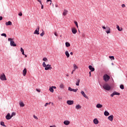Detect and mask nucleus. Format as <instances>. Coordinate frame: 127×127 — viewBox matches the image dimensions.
Listing matches in <instances>:
<instances>
[{"label": "nucleus", "instance_id": "nucleus-1", "mask_svg": "<svg viewBox=\"0 0 127 127\" xmlns=\"http://www.w3.org/2000/svg\"><path fill=\"white\" fill-rule=\"evenodd\" d=\"M8 41H10V46H13V47H15L16 46V44H15L14 41H13V39L9 38L8 39Z\"/></svg>", "mask_w": 127, "mask_h": 127}, {"label": "nucleus", "instance_id": "nucleus-2", "mask_svg": "<svg viewBox=\"0 0 127 127\" xmlns=\"http://www.w3.org/2000/svg\"><path fill=\"white\" fill-rule=\"evenodd\" d=\"M103 89L106 90V91H110L111 90V86L108 84V83L104 84L103 86Z\"/></svg>", "mask_w": 127, "mask_h": 127}, {"label": "nucleus", "instance_id": "nucleus-3", "mask_svg": "<svg viewBox=\"0 0 127 127\" xmlns=\"http://www.w3.org/2000/svg\"><path fill=\"white\" fill-rule=\"evenodd\" d=\"M110 79H111V77L108 74H105L103 75V80H104L105 82H108Z\"/></svg>", "mask_w": 127, "mask_h": 127}, {"label": "nucleus", "instance_id": "nucleus-4", "mask_svg": "<svg viewBox=\"0 0 127 127\" xmlns=\"http://www.w3.org/2000/svg\"><path fill=\"white\" fill-rule=\"evenodd\" d=\"M102 28L103 29H107V30L105 31V32L107 33V34H109V33H111V28L109 27H105V26H102Z\"/></svg>", "mask_w": 127, "mask_h": 127}, {"label": "nucleus", "instance_id": "nucleus-5", "mask_svg": "<svg viewBox=\"0 0 127 127\" xmlns=\"http://www.w3.org/2000/svg\"><path fill=\"white\" fill-rule=\"evenodd\" d=\"M0 79L1 80V81H6V77L5 76V74H4V73L1 74L0 76Z\"/></svg>", "mask_w": 127, "mask_h": 127}, {"label": "nucleus", "instance_id": "nucleus-6", "mask_svg": "<svg viewBox=\"0 0 127 127\" xmlns=\"http://www.w3.org/2000/svg\"><path fill=\"white\" fill-rule=\"evenodd\" d=\"M120 95H121V93L117 92V91H114L112 94H111V97H112V98H113V97H114V96L116 95V96H120Z\"/></svg>", "mask_w": 127, "mask_h": 127}, {"label": "nucleus", "instance_id": "nucleus-7", "mask_svg": "<svg viewBox=\"0 0 127 127\" xmlns=\"http://www.w3.org/2000/svg\"><path fill=\"white\" fill-rule=\"evenodd\" d=\"M34 34H37V35H39V26H38L36 29L35 30L34 32Z\"/></svg>", "mask_w": 127, "mask_h": 127}, {"label": "nucleus", "instance_id": "nucleus-8", "mask_svg": "<svg viewBox=\"0 0 127 127\" xmlns=\"http://www.w3.org/2000/svg\"><path fill=\"white\" fill-rule=\"evenodd\" d=\"M66 104H67V105H69V106H71V105H73V104H74V101H73V100H67L66 101Z\"/></svg>", "mask_w": 127, "mask_h": 127}, {"label": "nucleus", "instance_id": "nucleus-9", "mask_svg": "<svg viewBox=\"0 0 127 127\" xmlns=\"http://www.w3.org/2000/svg\"><path fill=\"white\" fill-rule=\"evenodd\" d=\"M80 93L81 94V95H82V96H83V97H84V98H85V99H89V97H88L87 96V95H86V94L85 93V92H84V91H81V92H80Z\"/></svg>", "mask_w": 127, "mask_h": 127}, {"label": "nucleus", "instance_id": "nucleus-10", "mask_svg": "<svg viewBox=\"0 0 127 127\" xmlns=\"http://www.w3.org/2000/svg\"><path fill=\"white\" fill-rule=\"evenodd\" d=\"M11 118V116H10V114L9 113H8L7 115L5 116L6 120H10Z\"/></svg>", "mask_w": 127, "mask_h": 127}, {"label": "nucleus", "instance_id": "nucleus-11", "mask_svg": "<svg viewBox=\"0 0 127 127\" xmlns=\"http://www.w3.org/2000/svg\"><path fill=\"white\" fill-rule=\"evenodd\" d=\"M108 119L110 122H113V120H114V116L110 115L108 117Z\"/></svg>", "mask_w": 127, "mask_h": 127}, {"label": "nucleus", "instance_id": "nucleus-12", "mask_svg": "<svg viewBox=\"0 0 127 127\" xmlns=\"http://www.w3.org/2000/svg\"><path fill=\"white\" fill-rule=\"evenodd\" d=\"M88 68L89 70L91 71V72H94V71H95V68L92 66V65H89Z\"/></svg>", "mask_w": 127, "mask_h": 127}, {"label": "nucleus", "instance_id": "nucleus-13", "mask_svg": "<svg viewBox=\"0 0 127 127\" xmlns=\"http://www.w3.org/2000/svg\"><path fill=\"white\" fill-rule=\"evenodd\" d=\"M64 125H65V126H69V125H70V122L69 121L67 120H65L64 122Z\"/></svg>", "mask_w": 127, "mask_h": 127}, {"label": "nucleus", "instance_id": "nucleus-14", "mask_svg": "<svg viewBox=\"0 0 127 127\" xmlns=\"http://www.w3.org/2000/svg\"><path fill=\"white\" fill-rule=\"evenodd\" d=\"M93 123L95 125H98L99 124V121L97 118H95L93 120Z\"/></svg>", "mask_w": 127, "mask_h": 127}, {"label": "nucleus", "instance_id": "nucleus-15", "mask_svg": "<svg viewBox=\"0 0 127 127\" xmlns=\"http://www.w3.org/2000/svg\"><path fill=\"white\" fill-rule=\"evenodd\" d=\"M67 13H68V10H66V9H64V12L63 13V15L65 16L66 15H67Z\"/></svg>", "mask_w": 127, "mask_h": 127}, {"label": "nucleus", "instance_id": "nucleus-16", "mask_svg": "<svg viewBox=\"0 0 127 127\" xmlns=\"http://www.w3.org/2000/svg\"><path fill=\"white\" fill-rule=\"evenodd\" d=\"M26 73H27V70L26 69V68H25L23 70V75L26 76Z\"/></svg>", "mask_w": 127, "mask_h": 127}, {"label": "nucleus", "instance_id": "nucleus-17", "mask_svg": "<svg viewBox=\"0 0 127 127\" xmlns=\"http://www.w3.org/2000/svg\"><path fill=\"white\" fill-rule=\"evenodd\" d=\"M71 31L73 33V34H76L77 33V30L75 28H73L71 29Z\"/></svg>", "mask_w": 127, "mask_h": 127}, {"label": "nucleus", "instance_id": "nucleus-18", "mask_svg": "<svg viewBox=\"0 0 127 127\" xmlns=\"http://www.w3.org/2000/svg\"><path fill=\"white\" fill-rule=\"evenodd\" d=\"M96 108H97V109H101V108H103V105L101 104H97L96 105Z\"/></svg>", "mask_w": 127, "mask_h": 127}, {"label": "nucleus", "instance_id": "nucleus-19", "mask_svg": "<svg viewBox=\"0 0 127 127\" xmlns=\"http://www.w3.org/2000/svg\"><path fill=\"white\" fill-rule=\"evenodd\" d=\"M12 24V23L10 21H8V22H6L5 23V25L8 26V25H11Z\"/></svg>", "mask_w": 127, "mask_h": 127}, {"label": "nucleus", "instance_id": "nucleus-20", "mask_svg": "<svg viewBox=\"0 0 127 127\" xmlns=\"http://www.w3.org/2000/svg\"><path fill=\"white\" fill-rule=\"evenodd\" d=\"M104 116H105L106 117H108V116H110V113H109V112L105 111L104 112Z\"/></svg>", "mask_w": 127, "mask_h": 127}, {"label": "nucleus", "instance_id": "nucleus-21", "mask_svg": "<svg viewBox=\"0 0 127 127\" xmlns=\"http://www.w3.org/2000/svg\"><path fill=\"white\" fill-rule=\"evenodd\" d=\"M65 54L67 57V58H69V57H70V54H69V53L68 52V51H66L65 52Z\"/></svg>", "mask_w": 127, "mask_h": 127}, {"label": "nucleus", "instance_id": "nucleus-22", "mask_svg": "<svg viewBox=\"0 0 127 127\" xmlns=\"http://www.w3.org/2000/svg\"><path fill=\"white\" fill-rule=\"evenodd\" d=\"M80 79H78L77 81H76V86H79L80 84Z\"/></svg>", "mask_w": 127, "mask_h": 127}, {"label": "nucleus", "instance_id": "nucleus-23", "mask_svg": "<svg viewBox=\"0 0 127 127\" xmlns=\"http://www.w3.org/2000/svg\"><path fill=\"white\" fill-rule=\"evenodd\" d=\"M75 109H76V110H79L81 109V106H80L79 105H76L75 106Z\"/></svg>", "mask_w": 127, "mask_h": 127}, {"label": "nucleus", "instance_id": "nucleus-24", "mask_svg": "<svg viewBox=\"0 0 127 127\" xmlns=\"http://www.w3.org/2000/svg\"><path fill=\"white\" fill-rule=\"evenodd\" d=\"M19 106H20V107H24L25 105L23 103V102H21L19 103Z\"/></svg>", "mask_w": 127, "mask_h": 127}, {"label": "nucleus", "instance_id": "nucleus-25", "mask_svg": "<svg viewBox=\"0 0 127 127\" xmlns=\"http://www.w3.org/2000/svg\"><path fill=\"white\" fill-rule=\"evenodd\" d=\"M20 51L22 52V55H24V50L22 48H20Z\"/></svg>", "mask_w": 127, "mask_h": 127}, {"label": "nucleus", "instance_id": "nucleus-26", "mask_svg": "<svg viewBox=\"0 0 127 127\" xmlns=\"http://www.w3.org/2000/svg\"><path fill=\"white\" fill-rule=\"evenodd\" d=\"M49 91L51 92V93H53L54 92V89H53V88L52 87H50L49 88Z\"/></svg>", "mask_w": 127, "mask_h": 127}, {"label": "nucleus", "instance_id": "nucleus-27", "mask_svg": "<svg viewBox=\"0 0 127 127\" xmlns=\"http://www.w3.org/2000/svg\"><path fill=\"white\" fill-rule=\"evenodd\" d=\"M65 46L66 47H70V43L69 42H65Z\"/></svg>", "mask_w": 127, "mask_h": 127}, {"label": "nucleus", "instance_id": "nucleus-28", "mask_svg": "<svg viewBox=\"0 0 127 127\" xmlns=\"http://www.w3.org/2000/svg\"><path fill=\"white\" fill-rule=\"evenodd\" d=\"M42 65L44 68H45V67H47V64H45V62L43 63Z\"/></svg>", "mask_w": 127, "mask_h": 127}, {"label": "nucleus", "instance_id": "nucleus-29", "mask_svg": "<svg viewBox=\"0 0 127 127\" xmlns=\"http://www.w3.org/2000/svg\"><path fill=\"white\" fill-rule=\"evenodd\" d=\"M120 89H121L122 90H124V89H125V86H124V85L121 84L120 86Z\"/></svg>", "mask_w": 127, "mask_h": 127}, {"label": "nucleus", "instance_id": "nucleus-30", "mask_svg": "<svg viewBox=\"0 0 127 127\" xmlns=\"http://www.w3.org/2000/svg\"><path fill=\"white\" fill-rule=\"evenodd\" d=\"M0 125L2 126V127H6L5 125H4V122H0Z\"/></svg>", "mask_w": 127, "mask_h": 127}, {"label": "nucleus", "instance_id": "nucleus-31", "mask_svg": "<svg viewBox=\"0 0 127 127\" xmlns=\"http://www.w3.org/2000/svg\"><path fill=\"white\" fill-rule=\"evenodd\" d=\"M117 28L118 30H119V31H122V29H121L120 28V26L117 25Z\"/></svg>", "mask_w": 127, "mask_h": 127}, {"label": "nucleus", "instance_id": "nucleus-32", "mask_svg": "<svg viewBox=\"0 0 127 127\" xmlns=\"http://www.w3.org/2000/svg\"><path fill=\"white\" fill-rule=\"evenodd\" d=\"M109 58L111 59V60H115V57L114 56H109Z\"/></svg>", "mask_w": 127, "mask_h": 127}, {"label": "nucleus", "instance_id": "nucleus-33", "mask_svg": "<svg viewBox=\"0 0 127 127\" xmlns=\"http://www.w3.org/2000/svg\"><path fill=\"white\" fill-rule=\"evenodd\" d=\"M73 68H74V70H76V69H78V66H77V65H76L75 64H74Z\"/></svg>", "mask_w": 127, "mask_h": 127}, {"label": "nucleus", "instance_id": "nucleus-34", "mask_svg": "<svg viewBox=\"0 0 127 127\" xmlns=\"http://www.w3.org/2000/svg\"><path fill=\"white\" fill-rule=\"evenodd\" d=\"M43 61H45V62H47V61H48V60L46 58H44L43 59Z\"/></svg>", "mask_w": 127, "mask_h": 127}, {"label": "nucleus", "instance_id": "nucleus-35", "mask_svg": "<svg viewBox=\"0 0 127 127\" xmlns=\"http://www.w3.org/2000/svg\"><path fill=\"white\" fill-rule=\"evenodd\" d=\"M45 70H46V71H47V70H50V66H46L45 67Z\"/></svg>", "mask_w": 127, "mask_h": 127}, {"label": "nucleus", "instance_id": "nucleus-36", "mask_svg": "<svg viewBox=\"0 0 127 127\" xmlns=\"http://www.w3.org/2000/svg\"><path fill=\"white\" fill-rule=\"evenodd\" d=\"M60 87L61 89H63V88H64V85L63 84H61Z\"/></svg>", "mask_w": 127, "mask_h": 127}, {"label": "nucleus", "instance_id": "nucleus-37", "mask_svg": "<svg viewBox=\"0 0 127 127\" xmlns=\"http://www.w3.org/2000/svg\"><path fill=\"white\" fill-rule=\"evenodd\" d=\"M73 89H72L70 87H68V91H70V92H73Z\"/></svg>", "mask_w": 127, "mask_h": 127}, {"label": "nucleus", "instance_id": "nucleus-38", "mask_svg": "<svg viewBox=\"0 0 127 127\" xmlns=\"http://www.w3.org/2000/svg\"><path fill=\"white\" fill-rule=\"evenodd\" d=\"M74 24H75L76 27L78 28L79 26H78V22L77 21H74Z\"/></svg>", "mask_w": 127, "mask_h": 127}, {"label": "nucleus", "instance_id": "nucleus-39", "mask_svg": "<svg viewBox=\"0 0 127 127\" xmlns=\"http://www.w3.org/2000/svg\"><path fill=\"white\" fill-rule=\"evenodd\" d=\"M44 34H45V33H44V31L43 30V32L40 34V36H43L44 35Z\"/></svg>", "mask_w": 127, "mask_h": 127}, {"label": "nucleus", "instance_id": "nucleus-40", "mask_svg": "<svg viewBox=\"0 0 127 127\" xmlns=\"http://www.w3.org/2000/svg\"><path fill=\"white\" fill-rule=\"evenodd\" d=\"M15 115H16L15 112H12L11 115V118H12V117H13V116H15Z\"/></svg>", "mask_w": 127, "mask_h": 127}, {"label": "nucleus", "instance_id": "nucleus-41", "mask_svg": "<svg viewBox=\"0 0 127 127\" xmlns=\"http://www.w3.org/2000/svg\"><path fill=\"white\" fill-rule=\"evenodd\" d=\"M1 36H4V37H6V34L5 33H2L1 34Z\"/></svg>", "mask_w": 127, "mask_h": 127}, {"label": "nucleus", "instance_id": "nucleus-42", "mask_svg": "<svg viewBox=\"0 0 127 127\" xmlns=\"http://www.w3.org/2000/svg\"><path fill=\"white\" fill-rule=\"evenodd\" d=\"M50 104H51V102H50V103H46L45 104V107H47V106H48V105H50Z\"/></svg>", "mask_w": 127, "mask_h": 127}, {"label": "nucleus", "instance_id": "nucleus-43", "mask_svg": "<svg viewBox=\"0 0 127 127\" xmlns=\"http://www.w3.org/2000/svg\"><path fill=\"white\" fill-rule=\"evenodd\" d=\"M18 15H19V16H22V13L20 12V13H19Z\"/></svg>", "mask_w": 127, "mask_h": 127}, {"label": "nucleus", "instance_id": "nucleus-44", "mask_svg": "<svg viewBox=\"0 0 127 127\" xmlns=\"http://www.w3.org/2000/svg\"><path fill=\"white\" fill-rule=\"evenodd\" d=\"M37 1L40 2V4L41 5H42V2H41V0H37Z\"/></svg>", "mask_w": 127, "mask_h": 127}, {"label": "nucleus", "instance_id": "nucleus-45", "mask_svg": "<svg viewBox=\"0 0 127 127\" xmlns=\"http://www.w3.org/2000/svg\"><path fill=\"white\" fill-rule=\"evenodd\" d=\"M77 90H78V88L75 89H73V92H77Z\"/></svg>", "mask_w": 127, "mask_h": 127}, {"label": "nucleus", "instance_id": "nucleus-46", "mask_svg": "<svg viewBox=\"0 0 127 127\" xmlns=\"http://www.w3.org/2000/svg\"><path fill=\"white\" fill-rule=\"evenodd\" d=\"M33 117L36 120H38V118H37L35 115H34Z\"/></svg>", "mask_w": 127, "mask_h": 127}, {"label": "nucleus", "instance_id": "nucleus-47", "mask_svg": "<svg viewBox=\"0 0 127 127\" xmlns=\"http://www.w3.org/2000/svg\"><path fill=\"white\" fill-rule=\"evenodd\" d=\"M49 1H51L50 4H51V3L52 2V0H47V2H48Z\"/></svg>", "mask_w": 127, "mask_h": 127}, {"label": "nucleus", "instance_id": "nucleus-48", "mask_svg": "<svg viewBox=\"0 0 127 127\" xmlns=\"http://www.w3.org/2000/svg\"><path fill=\"white\" fill-rule=\"evenodd\" d=\"M122 7H126V5H125V4H123L122 5Z\"/></svg>", "mask_w": 127, "mask_h": 127}, {"label": "nucleus", "instance_id": "nucleus-49", "mask_svg": "<svg viewBox=\"0 0 127 127\" xmlns=\"http://www.w3.org/2000/svg\"><path fill=\"white\" fill-rule=\"evenodd\" d=\"M41 5V9H43V8H44V6H43V5L42 4Z\"/></svg>", "mask_w": 127, "mask_h": 127}, {"label": "nucleus", "instance_id": "nucleus-50", "mask_svg": "<svg viewBox=\"0 0 127 127\" xmlns=\"http://www.w3.org/2000/svg\"><path fill=\"white\" fill-rule=\"evenodd\" d=\"M55 36H58V35L57 34V33H56V32H55Z\"/></svg>", "mask_w": 127, "mask_h": 127}, {"label": "nucleus", "instance_id": "nucleus-51", "mask_svg": "<svg viewBox=\"0 0 127 127\" xmlns=\"http://www.w3.org/2000/svg\"><path fill=\"white\" fill-rule=\"evenodd\" d=\"M51 64H48L47 65V67H51Z\"/></svg>", "mask_w": 127, "mask_h": 127}, {"label": "nucleus", "instance_id": "nucleus-52", "mask_svg": "<svg viewBox=\"0 0 127 127\" xmlns=\"http://www.w3.org/2000/svg\"><path fill=\"white\" fill-rule=\"evenodd\" d=\"M74 72H75V69H73L72 72H71V74H73Z\"/></svg>", "mask_w": 127, "mask_h": 127}, {"label": "nucleus", "instance_id": "nucleus-53", "mask_svg": "<svg viewBox=\"0 0 127 127\" xmlns=\"http://www.w3.org/2000/svg\"><path fill=\"white\" fill-rule=\"evenodd\" d=\"M2 20V16H0V21Z\"/></svg>", "mask_w": 127, "mask_h": 127}, {"label": "nucleus", "instance_id": "nucleus-54", "mask_svg": "<svg viewBox=\"0 0 127 127\" xmlns=\"http://www.w3.org/2000/svg\"><path fill=\"white\" fill-rule=\"evenodd\" d=\"M52 88H53V89H56V86H52Z\"/></svg>", "mask_w": 127, "mask_h": 127}, {"label": "nucleus", "instance_id": "nucleus-55", "mask_svg": "<svg viewBox=\"0 0 127 127\" xmlns=\"http://www.w3.org/2000/svg\"><path fill=\"white\" fill-rule=\"evenodd\" d=\"M56 7H58V5L57 4H55Z\"/></svg>", "mask_w": 127, "mask_h": 127}, {"label": "nucleus", "instance_id": "nucleus-56", "mask_svg": "<svg viewBox=\"0 0 127 127\" xmlns=\"http://www.w3.org/2000/svg\"><path fill=\"white\" fill-rule=\"evenodd\" d=\"M36 91H37V92H40V90L39 89H36Z\"/></svg>", "mask_w": 127, "mask_h": 127}, {"label": "nucleus", "instance_id": "nucleus-57", "mask_svg": "<svg viewBox=\"0 0 127 127\" xmlns=\"http://www.w3.org/2000/svg\"><path fill=\"white\" fill-rule=\"evenodd\" d=\"M70 55H73V52H70Z\"/></svg>", "mask_w": 127, "mask_h": 127}, {"label": "nucleus", "instance_id": "nucleus-58", "mask_svg": "<svg viewBox=\"0 0 127 127\" xmlns=\"http://www.w3.org/2000/svg\"><path fill=\"white\" fill-rule=\"evenodd\" d=\"M65 76H66V77H68V76H69V74H65Z\"/></svg>", "mask_w": 127, "mask_h": 127}, {"label": "nucleus", "instance_id": "nucleus-59", "mask_svg": "<svg viewBox=\"0 0 127 127\" xmlns=\"http://www.w3.org/2000/svg\"><path fill=\"white\" fill-rule=\"evenodd\" d=\"M89 77H91V71L89 72Z\"/></svg>", "mask_w": 127, "mask_h": 127}, {"label": "nucleus", "instance_id": "nucleus-60", "mask_svg": "<svg viewBox=\"0 0 127 127\" xmlns=\"http://www.w3.org/2000/svg\"><path fill=\"white\" fill-rule=\"evenodd\" d=\"M24 55L25 56V58H26V57H27V55H25V54Z\"/></svg>", "mask_w": 127, "mask_h": 127}, {"label": "nucleus", "instance_id": "nucleus-61", "mask_svg": "<svg viewBox=\"0 0 127 127\" xmlns=\"http://www.w3.org/2000/svg\"><path fill=\"white\" fill-rule=\"evenodd\" d=\"M52 69V67L50 66V70H51Z\"/></svg>", "mask_w": 127, "mask_h": 127}, {"label": "nucleus", "instance_id": "nucleus-62", "mask_svg": "<svg viewBox=\"0 0 127 127\" xmlns=\"http://www.w3.org/2000/svg\"><path fill=\"white\" fill-rule=\"evenodd\" d=\"M60 37H62V35H61Z\"/></svg>", "mask_w": 127, "mask_h": 127}, {"label": "nucleus", "instance_id": "nucleus-63", "mask_svg": "<svg viewBox=\"0 0 127 127\" xmlns=\"http://www.w3.org/2000/svg\"><path fill=\"white\" fill-rule=\"evenodd\" d=\"M112 65H114V64H113V63H112Z\"/></svg>", "mask_w": 127, "mask_h": 127}]
</instances>
